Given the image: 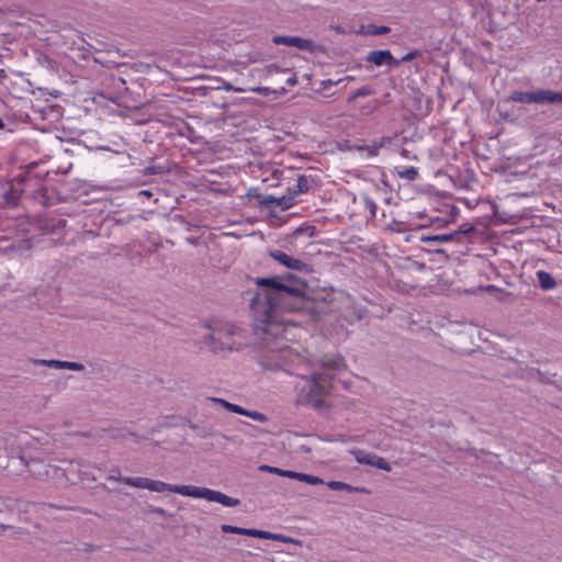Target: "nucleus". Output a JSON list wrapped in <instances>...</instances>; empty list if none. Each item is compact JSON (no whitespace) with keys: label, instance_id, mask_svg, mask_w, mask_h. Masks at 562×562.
<instances>
[{"label":"nucleus","instance_id":"9b49d317","mask_svg":"<svg viewBox=\"0 0 562 562\" xmlns=\"http://www.w3.org/2000/svg\"><path fill=\"white\" fill-rule=\"evenodd\" d=\"M212 401L222 405L224 408H226L229 412L248 416L256 422L265 423L267 420V417L262 413H259L257 411H247L239 405L232 404L222 398H212Z\"/></svg>","mask_w":562,"mask_h":562},{"label":"nucleus","instance_id":"cd10ccee","mask_svg":"<svg viewBox=\"0 0 562 562\" xmlns=\"http://www.w3.org/2000/svg\"><path fill=\"white\" fill-rule=\"evenodd\" d=\"M16 249L18 248H16L15 244H13V243H10L4 247H0V251H3V252H14Z\"/></svg>","mask_w":562,"mask_h":562},{"label":"nucleus","instance_id":"c85d7f7f","mask_svg":"<svg viewBox=\"0 0 562 562\" xmlns=\"http://www.w3.org/2000/svg\"><path fill=\"white\" fill-rule=\"evenodd\" d=\"M342 80H344V79H339V80H337V81H333V80H330V79H328V80H324V81L322 82V86H323V88H327V87H330V86L338 85V83H339V82H341Z\"/></svg>","mask_w":562,"mask_h":562},{"label":"nucleus","instance_id":"a878e982","mask_svg":"<svg viewBox=\"0 0 562 562\" xmlns=\"http://www.w3.org/2000/svg\"><path fill=\"white\" fill-rule=\"evenodd\" d=\"M371 93V90L367 87L358 89L352 97L349 98V102L353 101L359 97H364Z\"/></svg>","mask_w":562,"mask_h":562},{"label":"nucleus","instance_id":"39448f33","mask_svg":"<svg viewBox=\"0 0 562 562\" xmlns=\"http://www.w3.org/2000/svg\"><path fill=\"white\" fill-rule=\"evenodd\" d=\"M29 471L38 477H46L50 480H56L60 476H65L69 482H76L77 480L80 482H86L93 480L90 476L88 471H83L81 464L78 462H70L68 468L59 469L57 467L50 464H44L40 461H32L29 465Z\"/></svg>","mask_w":562,"mask_h":562},{"label":"nucleus","instance_id":"6e6552de","mask_svg":"<svg viewBox=\"0 0 562 562\" xmlns=\"http://www.w3.org/2000/svg\"><path fill=\"white\" fill-rule=\"evenodd\" d=\"M269 255L273 260H276L278 263H280L286 269L305 273L312 272V268L307 262H304L299 258H294L282 250L276 249L270 251Z\"/></svg>","mask_w":562,"mask_h":562},{"label":"nucleus","instance_id":"412c9836","mask_svg":"<svg viewBox=\"0 0 562 562\" xmlns=\"http://www.w3.org/2000/svg\"><path fill=\"white\" fill-rule=\"evenodd\" d=\"M397 176L401 179L413 181V180H415L417 178L418 170L415 167L404 168V169L397 171Z\"/></svg>","mask_w":562,"mask_h":562},{"label":"nucleus","instance_id":"5701e85b","mask_svg":"<svg viewBox=\"0 0 562 562\" xmlns=\"http://www.w3.org/2000/svg\"><path fill=\"white\" fill-rule=\"evenodd\" d=\"M369 465H372L374 468H378V469H381V470H384V471H390L391 470V467H390L389 462L385 459H383V458H381V457H379L376 454H373Z\"/></svg>","mask_w":562,"mask_h":562},{"label":"nucleus","instance_id":"20e7f679","mask_svg":"<svg viewBox=\"0 0 562 562\" xmlns=\"http://www.w3.org/2000/svg\"><path fill=\"white\" fill-rule=\"evenodd\" d=\"M206 328L210 333L205 335L204 344L214 352L231 351L240 346L236 340V337L240 336V329L237 326L229 323H215Z\"/></svg>","mask_w":562,"mask_h":562},{"label":"nucleus","instance_id":"2f4dec72","mask_svg":"<svg viewBox=\"0 0 562 562\" xmlns=\"http://www.w3.org/2000/svg\"><path fill=\"white\" fill-rule=\"evenodd\" d=\"M415 55H416V54H415V53H413V52H412V53H408V54H406V55L402 58V60H403V61L412 60V59L415 57Z\"/></svg>","mask_w":562,"mask_h":562},{"label":"nucleus","instance_id":"1a4fd4ad","mask_svg":"<svg viewBox=\"0 0 562 562\" xmlns=\"http://www.w3.org/2000/svg\"><path fill=\"white\" fill-rule=\"evenodd\" d=\"M272 42L276 45L293 46L299 49L308 50V52H312L315 48V44L313 41L307 40V38H302L299 36L277 35V36H273Z\"/></svg>","mask_w":562,"mask_h":562},{"label":"nucleus","instance_id":"f257e3e1","mask_svg":"<svg viewBox=\"0 0 562 562\" xmlns=\"http://www.w3.org/2000/svg\"><path fill=\"white\" fill-rule=\"evenodd\" d=\"M257 293L250 301L254 313V328L267 342L292 340L297 329L292 318L283 313L297 312L307 304L304 281L292 274L285 277L257 278Z\"/></svg>","mask_w":562,"mask_h":562},{"label":"nucleus","instance_id":"dca6fc26","mask_svg":"<svg viewBox=\"0 0 562 562\" xmlns=\"http://www.w3.org/2000/svg\"><path fill=\"white\" fill-rule=\"evenodd\" d=\"M310 190V179L305 176H300L296 183L290 189V192L296 198L299 194L306 193Z\"/></svg>","mask_w":562,"mask_h":562},{"label":"nucleus","instance_id":"473e14b6","mask_svg":"<svg viewBox=\"0 0 562 562\" xmlns=\"http://www.w3.org/2000/svg\"><path fill=\"white\" fill-rule=\"evenodd\" d=\"M296 82H297V80H296L295 77H291V78L288 79V83L291 85V86L296 85Z\"/></svg>","mask_w":562,"mask_h":562},{"label":"nucleus","instance_id":"4468645a","mask_svg":"<svg viewBox=\"0 0 562 562\" xmlns=\"http://www.w3.org/2000/svg\"><path fill=\"white\" fill-rule=\"evenodd\" d=\"M38 363L47 366L54 369H67L72 371H82L85 369L83 364L79 362L71 361H60V360H40Z\"/></svg>","mask_w":562,"mask_h":562},{"label":"nucleus","instance_id":"4be33fe9","mask_svg":"<svg viewBox=\"0 0 562 562\" xmlns=\"http://www.w3.org/2000/svg\"><path fill=\"white\" fill-rule=\"evenodd\" d=\"M297 481L307 483L310 485H321L324 484V481L315 475L306 474V473H300L297 474Z\"/></svg>","mask_w":562,"mask_h":562},{"label":"nucleus","instance_id":"ddd939ff","mask_svg":"<svg viewBox=\"0 0 562 562\" xmlns=\"http://www.w3.org/2000/svg\"><path fill=\"white\" fill-rule=\"evenodd\" d=\"M296 198L289 191V194L280 198L267 195L263 203L268 206L280 207L281 210H289L296 204Z\"/></svg>","mask_w":562,"mask_h":562},{"label":"nucleus","instance_id":"72a5a7b5","mask_svg":"<svg viewBox=\"0 0 562 562\" xmlns=\"http://www.w3.org/2000/svg\"><path fill=\"white\" fill-rule=\"evenodd\" d=\"M4 126H5V124H4L3 120H2V119H0V130H3V128H4Z\"/></svg>","mask_w":562,"mask_h":562},{"label":"nucleus","instance_id":"c756f323","mask_svg":"<svg viewBox=\"0 0 562 562\" xmlns=\"http://www.w3.org/2000/svg\"><path fill=\"white\" fill-rule=\"evenodd\" d=\"M389 27L387 26H380L378 27L375 31H374V34H378V35H383V34H386L389 32Z\"/></svg>","mask_w":562,"mask_h":562},{"label":"nucleus","instance_id":"a211bd4d","mask_svg":"<svg viewBox=\"0 0 562 562\" xmlns=\"http://www.w3.org/2000/svg\"><path fill=\"white\" fill-rule=\"evenodd\" d=\"M327 486L333 491H346L349 493L361 491L358 487H355L352 485H349V484L340 482V481H329V482H327Z\"/></svg>","mask_w":562,"mask_h":562},{"label":"nucleus","instance_id":"f3484780","mask_svg":"<svg viewBox=\"0 0 562 562\" xmlns=\"http://www.w3.org/2000/svg\"><path fill=\"white\" fill-rule=\"evenodd\" d=\"M458 235V232L450 234H440V235H430V236H422L420 240L423 243H448L451 241L454 236Z\"/></svg>","mask_w":562,"mask_h":562},{"label":"nucleus","instance_id":"f8f14e48","mask_svg":"<svg viewBox=\"0 0 562 562\" xmlns=\"http://www.w3.org/2000/svg\"><path fill=\"white\" fill-rule=\"evenodd\" d=\"M366 60L374 66H396L400 61L395 60L390 50H372L370 52Z\"/></svg>","mask_w":562,"mask_h":562},{"label":"nucleus","instance_id":"f03ea898","mask_svg":"<svg viewBox=\"0 0 562 562\" xmlns=\"http://www.w3.org/2000/svg\"><path fill=\"white\" fill-rule=\"evenodd\" d=\"M279 351V367H304L303 371L295 374L301 378L299 387V402L319 408L330 389V380L346 369V363L340 356H325L317 362H312L305 356L299 353L296 348L282 345Z\"/></svg>","mask_w":562,"mask_h":562},{"label":"nucleus","instance_id":"393cba45","mask_svg":"<svg viewBox=\"0 0 562 562\" xmlns=\"http://www.w3.org/2000/svg\"><path fill=\"white\" fill-rule=\"evenodd\" d=\"M259 471L277 474L279 476H280V473H282V469H279V468H276V467H271V465H266V464L260 465L259 467Z\"/></svg>","mask_w":562,"mask_h":562},{"label":"nucleus","instance_id":"bb28decb","mask_svg":"<svg viewBox=\"0 0 562 562\" xmlns=\"http://www.w3.org/2000/svg\"><path fill=\"white\" fill-rule=\"evenodd\" d=\"M297 474H299V472H294V471H290V470H282V473H280V476L297 480Z\"/></svg>","mask_w":562,"mask_h":562},{"label":"nucleus","instance_id":"f704fd0d","mask_svg":"<svg viewBox=\"0 0 562 562\" xmlns=\"http://www.w3.org/2000/svg\"><path fill=\"white\" fill-rule=\"evenodd\" d=\"M140 194H144V195H151V193H150L149 191H147V190L142 191V192H140Z\"/></svg>","mask_w":562,"mask_h":562},{"label":"nucleus","instance_id":"2eb2a0df","mask_svg":"<svg viewBox=\"0 0 562 562\" xmlns=\"http://www.w3.org/2000/svg\"><path fill=\"white\" fill-rule=\"evenodd\" d=\"M536 276H537L539 285L542 290L549 291L557 286V282L554 280V278L549 272H547L544 270H538L536 272Z\"/></svg>","mask_w":562,"mask_h":562},{"label":"nucleus","instance_id":"7c9ffc66","mask_svg":"<svg viewBox=\"0 0 562 562\" xmlns=\"http://www.w3.org/2000/svg\"><path fill=\"white\" fill-rule=\"evenodd\" d=\"M374 187L376 190H382L386 187V183H385V181L380 180L378 183L374 184Z\"/></svg>","mask_w":562,"mask_h":562},{"label":"nucleus","instance_id":"c9c22d12","mask_svg":"<svg viewBox=\"0 0 562 562\" xmlns=\"http://www.w3.org/2000/svg\"><path fill=\"white\" fill-rule=\"evenodd\" d=\"M345 79H346V80H350V79H352V77L347 76Z\"/></svg>","mask_w":562,"mask_h":562},{"label":"nucleus","instance_id":"0eeeda50","mask_svg":"<svg viewBox=\"0 0 562 562\" xmlns=\"http://www.w3.org/2000/svg\"><path fill=\"white\" fill-rule=\"evenodd\" d=\"M221 529L223 532H226V533H237V535H244V536H249V537L259 538V539L276 540V541H283V542L288 541V539L280 533H272V532L259 530V529L241 528V527H236V526H232V525H222Z\"/></svg>","mask_w":562,"mask_h":562},{"label":"nucleus","instance_id":"423d86ee","mask_svg":"<svg viewBox=\"0 0 562 562\" xmlns=\"http://www.w3.org/2000/svg\"><path fill=\"white\" fill-rule=\"evenodd\" d=\"M509 101L518 103H537V104H560L562 103V92L538 89L535 91H514Z\"/></svg>","mask_w":562,"mask_h":562},{"label":"nucleus","instance_id":"aec40b11","mask_svg":"<svg viewBox=\"0 0 562 562\" xmlns=\"http://www.w3.org/2000/svg\"><path fill=\"white\" fill-rule=\"evenodd\" d=\"M381 147H382V144L373 143L371 145L359 146L358 149H359V151L364 153V156L367 158H371L379 154V149Z\"/></svg>","mask_w":562,"mask_h":562},{"label":"nucleus","instance_id":"6ab92c4d","mask_svg":"<svg viewBox=\"0 0 562 562\" xmlns=\"http://www.w3.org/2000/svg\"><path fill=\"white\" fill-rule=\"evenodd\" d=\"M350 453L353 456V458L356 459L357 462L368 464V465L370 464L371 459L373 457L372 453L366 452L360 449L350 450Z\"/></svg>","mask_w":562,"mask_h":562},{"label":"nucleus","instance_id":"7ed1b4c3","mask_svg":"<svg viewBox=\"0 0 562 562\" xmlns=\"http://www.w3.org/2000/svg\"><path fill=\"white\" fill-rule=\"evenodd\" d=\"M108 480L121 481L132 487L145 488L151 492H172L182 496H190L193 498H203L209 502H215L226 507H235L239 504V499L229 497L222 492L214 491L207 487H199L193 485H173L167 484L162 481L151 480L147 477H123L120 471H112Z\"/></svg>","mask_w":562,"mask_h":562},{"label":"nucleus","instance_id":"9d476101","mask_svg":"<svg viewBox=\"0 0 562 562\" xmlns=\"http://www.w3.org/2000/svg\"><path fill=\"white\" fill-rule=\"evenodd\" d=\"M20 190L11 181L0 180V207L15 204L20 198Z\"/></svg>","mask_w":562,"mask_h":562},{"label":"nucleus","instance_id":"b1692460","mask_svg":"<svg viewBox=\"0 0 562 562\" xmlns=\"http://www.w3.org/2000/svg\"><path fill=\"white\" fill-rule=\"evenodd\" d=\"M362 199H363L366 206L370 210V212L372 214H375V211H376L375 202L368 194H362Z\"/></svg>","mask_w":562,"mask_h":562}]
</instances>
